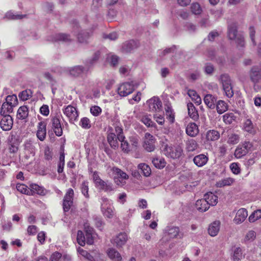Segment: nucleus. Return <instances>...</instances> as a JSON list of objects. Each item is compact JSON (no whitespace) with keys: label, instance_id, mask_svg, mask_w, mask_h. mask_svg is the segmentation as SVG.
Instances as JSON below:
<instances>
[{"label":"nucleus","instance_id":"nucleus-33","mask_svg":"<svg viewBox=\"0 0 261 261\" xmlns=\"http://www.w3.org/2000/svg\"><path fill=\"white\" fill-rule=\"evenodd\" d=\"M108 255L113 261H121L122 260L120 254L114 249H110L108 252Z\"/></svg>","mask_w":261,"mask_h":261},{"label":"nucleus","instance_id":"nucleus-48","mask_svg":"<svg viewBox=\"0 0 261 261\" xmlns=\"http://www.w3.org/2000/svg\"><path fill=\"white\" fill-rule=\"evenodd\" d=\"M260 218H261V210H257L250 215L248 220L250 222H254Z\"/></svg>","mask_w":261,"mask_h":261},{"label":"nucleus","instance_id":"nucleus-6","mask_svg":"<svg viewBox=\"0 0 261 261\" xmlns=\"http://www.w3.org/2000/svg\"><path fill=\"white\" fill-rule=\"evenodd\" d=\"M182 148L179 145L174 147L166 146L165 147L166 155L172 159H178L180 157L182 154Z\"/></svg>","mask_w":261,"mask_h":261},{"label":"nucleus","instance_id":"nucleus-64","mask_svg":"<svg viewBox=\"0 0 261 261\" xmlns=\"http://www.w3.org/2000/svg\"><path fill=\"white\" fill-rule=\"evenodd\" d=\"M73 204V202L70 201L63 200V208L64 212H68L70 209Z\"/></svg>","mask_w":261,"mask_h":261},{"label":"nucleus","instance_id":"nucleus-34","mask_svg":"<svg viewBox=\"0 0 261 261\" xmlns=\"http://www.w3.org/2000/svg\"><path fill=\"white\" fill-rule=\"evenodd\" d=\"M13 108L14 107L4 102L2 105L0 114L1 115H10L9 114L13 111Z\"/></svg>","mask_w":261,"mask_h":261},{"label":"nucleus","instance_id":"nucleus-56","mask_svg":"<svg viewBox=\"0 0 261 261\" xmlns=\"http://www.w3.org/2000/svg\"><path fill=\"white\" fill-rule=\"evenodd\" d=\"M81 192L82 194L86 197L89 198V195L88 194L89 188L88 182L87 181H84L82 182L81 187Z\"/></svg>","mask_w":261,"mask_h":261},{"label":"nucleus","instance_id":"nucleus-10","mask_svg":"<svg viewBox=\"0 0 261 261\" xmlns=\"http://www.w3.org/2000/svg\"><path fill=\"white\" fill-rule=\"evenodd\" d=\"M145 149L148 152H151L155 148V140L153 137L149 133L145 135V140L143 145Z\"/></svg>","mask_w":261,"mask_h":261},{"label":"nucleus","instance_id":"nucleus-35","mask_svg":"<svg viewBox=\"0 0 261 261\" xmlns=\"http://www.w3.org/2000/svg\"><path fill=\"white\" fill-rule=\"evenodd\" d=\"M223 88L225 95L231 98L233 96L234 93L232 90V86L229 83H223Z\"/></svg>","mask_w":261,"mask_h":261},{"label":"nucleus","instance_id":"nucleus-57","mask_svg":"<svg viewBox=\"0 0 261 261\" xmlns=\"http://www.w3.org/2000/svg\"><path fill=\"white\" fill-rule=\"evenodd\" d=\"M230 168L234 174H238L240 173V168L239 164L237 163H232L230 165Z\"/></svg>","mask_w":261,"mask_h":261},{"label":"nucleus","instance_id":"nucleus-59","mask_svg":"<svg viewBox=\"0 0 261 261\" xmlns=\"http://www.w3.org/2000/svg\"><path fill=\"white\" fill-rule=\"evenodd\" d=\"M249 30L250 38L251 40V41H252L253 45L255 46L256 44V42L255 41V29L253 27H250Z\"/></svg>","mask_w":261,"mask_h":261},{"label":"nucleus","instance_id":"nucleus-32","mask_svg":"<svg viewBox=\"0 0 261 261\" xmlns=\"http://www.w3.org/2000/svg\"><path fill=\"white\" fill-rule=\"evenodd\" d=\"M111 170L114 176H116V177L119 178H121L122 179H127L128 178V175L125 172L117 167H113Z\"/></svg>","mask_w":261,"mask_h":261},{"label":"nucleus","instance_id":"nucleus-61","mask_svg":"<svg viewBox=\"0 0 261 261\" xmlns=\"http://www.w3.org/2000/svg\"><path fill=\"white\" fill-rule=\"evenodd\" d=\"M44 159L47 161L51 160L53 159V152L49 147H46L44 149Z\"/></svg>","mask_w":261,"mask_h":261},{"label":"nucleus","instance_id":"nucleus-15","mask_svg":"<svg viewBox=\"0 0 261 261\" xmlns=\"http://www.w3.org/2000/svg\"><path fill=\"white\" fill-rule=\"evenodd\" d=\"M220 227V222L219 221H215L212 223L208 227V233L212 237L216 236L219 230Z\"/></svg>","mask_w":261,"mask_h":261},{"label":"nucleus","instance_id":"nucleus-29","mask_svg":"<svg viewBox=\"0 0 261 261\" xmlns=\"http://www.w3.org/2000/svg\"><path fill=\"white\" fill-rule=\"evenodd\" d=\"M215 107H216L217 111L219 114H223L228 110V105L222 100H219L217 102Z\"/></svg>","mask_w":261,"mask_h":261},{"label":"nucleus","instance_id":"nucleus-27","mask_svg":"<svg viewBox=\"0 0 261 261\" xmlns=\"http://www.w3.org/2000/svg\"><path fill=\"white\" fill-rule=\"evenodd\" d=\"M250 77L252 82H259L261 81V69L256 67L252 68L250 72Z\"/></svg>","mask_w":261,"mask_h":261},{"label":"nucleus","instance_id":"nucleus-22","mask_svg":"<svg viewBox=\"0 0 261 261\" xmlns=\"http://www.w3.org/2000/svg\"><path fill=\"white\" fill-rule=\"evenodd\" d=\"M199 132L198 127L195 123H190L186 128V133L191 137L196 136Z\"/></svg>","mask_w":261,"mask_h":261},{"label":"nucleus","instance_id":"nucleus-20","mask_svg":"<svg viewBox=\"0 0 261 261\" xmlns=\"http://www.w3.org/2000/svg\"><path fill=\"white\" fill-rule=\"evenodd\" d=\"M101 209L103 215L106 217L112 218L113 217L114 208L111 204H109L106 206L105 203H103L101 206Z\"/></svg>","mask_w":261,"mask_h":261},{"label":"nucleus","instance_id":"nucleus-63","mask_svg":"<svg viewBox=\"0 0 261 261\" xmlns=\"http://www.w3.org/2000/svg\"><path fill=\"white\" fill-rule=\"evenodd\" d=\"M129 141L132 144V147L135 149L137 148L139 144L138 138L136 136H132L129 137Z\"/></svg>","mask_w":261,"mask_h":261},{"label":"nucleus","instance_id":"nucleus-45","mask_svg":"<svg viewBox=\"0 0 261 261\" xmlns=\"http://www.w3.org/2000/svg\"><path fill=\"white\" fill-rule=\"evenodd\" d=\"M54 41H62L63 42H69L71 41L69 35L63 33L57 34L55 35Z\"/></svg>","mask_w":261,"mask_h":261},{"label":"nucleus","instance_id":"nucleus-30","mask_svg":"<svg viewBox=\"0 0 261 261\" xmlns=\"http://www.w3.org/2000/svg\"><path fill=\"white\" fill-rule=\"evenodd\" d=\"M206 138L207 141H214L219 139L220 133L216 130H209L206 133Z\"/></svg>","mask_w":261,"mask_h":261},{"label":"nucleus","instance_id":"nucleus-24","mask_svg":"<svg viewBox=\"0 0 261 261\" xmlns=\"http://www.w3.org/2000/svg\"><path fill=\"white\" fill-rule=\"evenodd\" d=\"M195 206L197 210L201 212H206L208 210V203L203 199H199L196 201Z\"/></svg>","mask_w":261,"mask_h":261},{"label":"nucleus","instance_id":"nucleus-58","mask_svg":"<svg viewBox=\"0 0 261 261\" xmlns=\"http://www.w3.org/2000/svg\"><path fill=\"white\" fill-rule=\"evenodd\" d=\"M141 121L148 127L153 125V122L148 116H143L141 118Z\"/></svg>","mask_w":261,"mask_h":261},{"label":"nucleus","instance_id":"nucleus-7","mask_svg":"<svg viewBox=\"0 0 261 261\" xmlns=\"http://www.w3.org/2000/svg\"><path fill=\"white\" fill-rule=\"evenodd\" d=\"M63 112L69 119L70 123H73L74 121L77 120L79 113L75 107L68 105L63 110Z\"/></svg>","mask_w":261,"mask_h":261},{"label":"nucleus","instance_id":"nucleus-31","mask_svg":"<svg viewBox=\"0 0 261 261\" xmlns=\"http://www.w3.org/2000/svg\"><path fill=\"white\" fill-rule=\"evenodd\" d=\"M243 257L242 250L240 247L234 248L231 253V259L233 261H241Z\"/></svg>","mask_w":261,"mask_h":261},{"label":"nucleus","instance_id":"nucleus-41","mask_svg":"<svg viewBox=\"0 0 261 261\" xmlns=\"http://www.w3.org/2000/svg\"><path fill=\"white\" fill-rule=\"evenodd\" d=\"M244 129L251 134L255 133V129L252 122L249 119H247L244 123L243 126Z\"/></svg>","mask_w":261,"mask_h":261},{"label":"nucleus","instance_id":"nucleus-17","mask_svg":"<svg viewBox=\"0 0 261 261\" xmlns=\"http://www.w3.org/2000/svg\"><path fill=\"white\" fill-rule=\"evenodd\" d=\"M217 99L216 97L212 94H206L204 96L203 100L204 103L208 108L214 109L216 107Z\"/></svg>","mask_w":261,"mask_h":261},{"label":"nucleus","instance_id":"nucleus-25","mask_svg":"<svg viewBox=\"0 0 261 261\" xmlns=\"http://www.w3.org/2000/svg\"><path fill=\"white\" fill-rule=\"evenodd\" d=\"M204 197V199L208 203L209 206L210 205L215 206L218 203V197L212 192L205 194Z\"/></svg>","mask_w":261,"mask_h":261},{"label":"nucleus","instance_id":"nucleus-50","mask_svg":"<svg viewBox=\"0 0 261 261\" xmlns=\"http://www.w3.org/2000/svg\"><path fill=\"white\" fill-rule=\"evenodd\" d=\"M77 242L79 245L84 246L85 245L86 238L83 232L81 230H79L77 233Z\"/></svg>","mask_w":261,"mask_h":261},{"label":"nucleus","instance_id":"nucleus-28","mask_svg":"<svg viewBox=\"0 0 261 261\" xmlns=\"http://www.w3.org/2000/svg\"><path fill=\"white\" fill-rule=\"evenodd\" d=\"M165 109L167 119H168L170 123H173L175 120V116L171 105H165Z\"/></svg>","mask_w":261,"mask_h":261},{"label":"nucleus","instance_id":"nucleus-26","mask_svg":"<svg viewBox=\"0 0 261 261\" xmlns=\"http://www.w3.org/2000/svg\"><path fill=\"white\" fill-rule=\"evenodd\" d=\"M188 114L190 118L194 120H196L199 118V115L197 110L192 102H189L187 104Z\"/></svg>","mask_w":261,"mask_h":261},{"label":"nucleus","instance_id":"nucleus-18","mask_svg":"<svg viewBox=\"0 0 261 261\" xmlns=\"http://www.w3.org/2000/svg\"><path fill=\"white\" fill-rule=\"evenodd\" d=\"M208 160V158L206 155L200 154L193 158V162L197 166L202 167L207 163Z\"/></svg>","mask_w":261,"mask_h":261},{"label":"nucleus","instance_id":"nucleus-40","mask_svg":"<svg viewBox=\"0 0 261 261\" xmlns=\"http://www.w3.org/2000/svg\"><path fill=\"white\" fill-rule=\"evenodd\" d=\"M5 102L14 108L18 105L17 96L15 94L7 96L5 98Z\"/></svg>","mask_w":261,"mask_h":261},{"label":"nucleus","instance_id":"nucleus-42","mask_svg":"<svg viewBox=\"0 0 261 261\" xmlns=\"http://www.w3.org/2000/svg\"><path fill=\"white\" fill-rule=\"evenodd\" d=\"M234 181V179L231 177H228L225 178L224 179H222L218 181L217 184L216 186L218 187H223L226 186H230L231 184H233V182Z\"/></svg>","mask_w":261,"mask_h":261},{"label":"nucleus","instance_id":"nucleus-9","mask_svg":"<svg viewBox=\"0 0 261 261\" xmlns=\"http://www.w3.org/2000/svg\"><path fill=\"white\" fill-rule=\"evenodd\" d=\"M134 90L130 83H122L118 88V93L121 96H126L132 93Z\"/></svg>","mask_w":261,"mask_h":261},{"label":"nucleus","instance_id":"nucleus-5","mask_svg":"<svg viewBox=\"0 0 261 261\" xmlns=\"http://www.w3.org/2000/svg\"><path fill=\"white\" fill-rule=\"evenodd\" d=\"M252 147V145L250 142H245L240 144L235 150V156L238 159L241 158L249 152Z\"/></svg>","mask_w":261,"mask_h":261},{"label":"nucleus","instance_id":"nucleus-4","mask_svg":"<svg viewBox=\"0 0 261 261\" xmlns=\"http://www.w3.org/2000/svg\"><path fill=\"white\" fill-rule=\"evenodd\" d=\"M115 131L116 133H117L118 140L121 142V148L122 150L125 153H128L130 150L129 145L128 142L125 140V137L123 135L122 129L119 126H117L115 127Z\"/></svg>","mask_w":261,"mask_h":261},{"label":"nucleus","instance_id":"nucleus-16","mask_svg":"<svg viewBox=\"0 0 261 261\" xmlns=\"http://www.w3.org/2000/svg\"><path fill=\"white\" fill-rule=\"evenodd\" d=\"M46 124L43 122H40L38 125L37 137L41 141H43L46 137Z\"/></svg>","mask_w":261,"mask_h":261},{"label":"nucleus","instance_id":"nucleus-47","mask_svg":"<svg viewBox=\"0 0 261 261\" xmlns=\"http://www.w3.org/2000/svg\"><path fill=\"white\" fill-rule=\"evenodd\" d=\"M236 116L232 113H226L223 116V119L224 122L227 124H231L236 119Z\"/></svg>","mask_w":261,"mask_h":261},{"label":"nucleus","instance_id":"nucleus-8","mask_svg":"<svg viewBox=\"0 0 261 261\" xmlns=\"http://www.w3.org/2000/svg\"><path fill=\"white\" fill-rule=\"evenodd\" d=\"M148 111L150 112H156L160 110L162 107V102L158 97L154 96L148 100L146 102Z\"/></svg>","mask_w":261,"mask_h":261},{"label":"nucleus","instance_id":"nucleus-23","mask_svg":"<svg viewBox=\"0 0 261 261\" xmlns=\"http://www.w3.org/2000/svg\"><path fill=\"white\" fill-rule=\"evenodd\" d=\"M138 43L136 41L132 40L126 42L123 44L122 50L125 53H130L131 51L138 47Z\"/></svg>","mask_w":261,"mask_h":261},{"label":"nucleus","instance_id":"nucleus-3","mask_svg":"<svg viewBox=\"0 0 261 261\" xmlns=\"http://www.w3.org/2000/svg\"><path fill=\"white\" fill-rule=\"evenodd\" d=\"M50 125L56 136L60 137L62 135L63 130L60 122V116L59 115H56L51 117Z\"/></svg>","mask_w":261,"mask_h":261},{"label":"nucleus","instance_id":"nucleus-38","mask_svg":"<svg viewBox=\"0 0 261 261\" xmlns=\"http://www.w3.org/2000/svg\"><path fill=\"white\" fill-rule=\"evenodd\" d=\"M153 165L157 168L162 169L166 166V162L162 158H154L152 160Z\"/></svg>","mask_w":261,"mask_h":261},{"label":"nucleus","instance_id":"nucleus-53","mask_svg":"<svg viewBox=\"0 0 261 261\" xmlns=\"http://www.w3.org/2000/svg\"><path fill=\"white\" fill-rule=\"evenodd\" d=\"M16 189L17 191L20 192V193L22 194H30V191L29 189H28V187L27 186H25L24 184H18L16 185Z\"/></svg>","mask_w":261,"mask_h":261},{"label":"nucleus","instance_id":"nucleus-2","mask_svg":"<svg viewBox=\"0 0 261 261\" xmlns=\"http://www.w3.org/2000/svg\"><path fill=\"white\" fill-rule=\"evenodd\" d=\"M72 32L77 38L79 42L84 43L86 42L89 37L92 34L93 31L90 30L89 32H80V27L76 21L74 20L72 22Z\"/></svg>","mask_w":261,"mask_h":261},{"label":"nucleus","instance_id":"nucleus-21","mask_svg":"<svg viewBox=\"0 0 261 261\" xmlns=\"http://www.w3.org/2000/svg\"><path fill=\"white\" fill-rule=\"evenodd\" d=\"M29 115V108L27 106H22L19 108L17 112V118L20 120L26 119Z\"/></svg>","mask_w":261,"mask_h":261},{"label":"nucleus","instance_id":"nucleus-43","mask_svg":"<svg viewBox=\"0 0 261 261\" xmlns=\"http://www.w3.org/2000/svg\"><path fill=\"white\" fill-rule=\"evenodd\" d=\"M138 168L139 169L141 170L142 173L145 176H148L151 173V169L149 166L145 164L141 163L138 165Z\"/></svg>","mask_w":261,"mask_h":261},{"label":"nucleus","instance_id":"nucleus-19","mask_svg":"<svg viewBox=\"0 0 261 261\" xmlns=\"http://www.w3.org/2000/svg\"><path fill=\"white\" fill-rule=\"evenodd\" d=\"M107 140L110 146L113 149H117L119 147V143L117 140V135L116 136L115 133L110 132L107 136Z\"/></svg>","mask_w":261,"mask_h":261},{"label":"nucleus","instance_id":"nucleus-62","mask_svg":"<svg viewBox=\"0 0 261 261\" xmlns=\"http://www.w3.org/2000/svg\"><path fill=\"white\" fill-rule=\"evenodd\" d=\"M94 221L96 226L101 230L104 224L102 219L100 217H95L94 218Z\"/></svg>","mask_w":261,"mask_h":261},{"label":"nucleus","instance_id":"nucleus-13","mask_svg":"<svg viewBox=\"0 0 261 261\" xmlns=\"http://www.w3.org/2000/svg\"><path fill=\"white\" fill-rule=\"evenodd\" d=\"M165 235L170 239L177 238L179 237L181 238L182 236L180 233L179 228L175 226H167L165 229Z\"/></svg>","mask_w":261,"mask_h":261},{"label":"nucleus","instance_id":"nucleus-49","mask_svg":"<svg viewBox=\"0 0 261 261\" xmlns=\"http://www.w3.org/2000/svg\"><path fill=\"white\" fill-rule=\"evenodd\" d=\"M240 140L239 135L235 134H231L228 135L227 143L230 144H236Z\"/></svg>","mask_w":261,"mask_h":261},{"label":"nucleus","instance_id":"nucleus-60","mask_svg":"<svg viewBox=\"0 0 261 261\" xmlns=\"http://www.w3.org/2000/svg\"><path fill=\"white\" fill-rule=\"evenodd\" d=\"M90 112L93 115L97 116L101 112V109L99 107L95 106L91 108Z\"/></svg>","mask_w":261,"mask_h":261},{"label":"nucleus","instance_id":"nucleus-55","mask_svg":"<svg viewBox=\"0 0 261 261\" xmlns=\"http://www.w3.org/2000/svg\"><path fill=\"white\" fill-rule=\"evenodd\" d=\"M74 196V191L71 188H69L67 190L64 197L63 200L70 201L73 202V198Z\"/></svg>","mask_w":261,"mask_h":261},{"label":"nucleus","instance_id":"nucleus-11","mask_svg":"<svg viewBox=\"0 0 261 261\" xmlns=\"http://www.w3.org/2000/svg\"><path fill=\"white\" fill-rule=\"evenodd\" d=\"M3 118L1 119L0 126L1 128L4 131L10 130L13 124V120L10 115H2Z\"/></svg>","mask_w":261,"mask_h":261},{"label":"nucleus","instance_id":"nucleus-37","mask_svg":"<svg viewBox=\"0 0 261 261\" xmlns=\"http://www.w3.org/2000/svg\"><path fill=\"white\" fill-rule=\"evenodd\" d=\"M198 147L197 142L194 139L188 140L186 142V149L188 151H194Z\"/></svg>","mask_w":261,"mask_h":261},{"label":"nucleus","instance_id":"nucleus-12","mask_svg":"<svg viewBox=\"0 0 261 261\" xmlns=\"http://www.w3.org/2000/svg\"><path fill=\"white\" fill-rule=\"evenodd\" d=\"M127 240V236L124 232H121L113 238L111 242L117 247H121Z\"/></svg>","mask_w":261,"mask_h":261},{"label":"nucleus","instance_id":"nucleus-44","mask_svg":"<svg viewBox=\"0 0 261 261\" xmlns=\"http://www.w3.org/2000/svg\"><path fill=\"white\" fill-rule=\"evenodd\" d=\"M84 69L81 66H76L72 68L70 71V75L73 76H78L84 73Z\"/></svg>","mask_w":261,"mask_h":261},{"label":"nucleus","instance_id":"nucleus-46","mask_svg":"<svg viewBox=\"0 0 261 261\" xmlns=\"http://www.w3.org/2000/svg\"><path fill=\"white\" fill-rule=\"evenodd\" d=\"M32 96V92L31 90H25L20 92L18 94L19 98L23 100H27L31 97Z\"/></svg>","mask_w":261,"mask_h":261},{"label":"nucleus","instance_id":"nucleus-39","mask_svg":"<svg viewBox=\"0 0 261 261\" xmlns=\"http://www.w3.org/2000/svg\"><path fill=\"white\" fill-rule=\"evenodd\" d=\"M187 94L197 105H199L201 103V98L195 90H189Z\"/></svg>","mask_w":261,"mask_h":261},{"label":"nucleus","instance_id":"nucleus-54","mask_svg":"<svg viewBox=\"0 0 261 261\" xmlns=\"http://www.w3.org/2000/svg\"><path fill=\"white\" fill-rule=\"evenodd\" d=\"M80 125L84 129H89L91 127L90 121L88 118L84 117L81 119Z\"/></svg>","mask_w":261,"mask_h":261},{"label":"nucleus","instance_id":"nucleus-36","mask_svg":"<svg viewBox=\"0 0 261 261\" xmlns=\"http://www.w3.org/2000/svg\"><path fill=\"white\" fill-rule=\"evenodd\" d=\"M24 150L28 153L34 156L35 154V147L33 142L31 140L27 141L24 145Z\"/></svg>","mask_w":261,"mask_h":261},{"label":"nucleus","instance_id":"nucleus-52","mask_svg":"<svg viewBox=\"0 0 261 261\" xmlns=\"http://www.w3.org/2000/svg\"><path fill=\"white\" fill-rule=\"evenodd\" d=\"M191 10L192 12L195 14L198 15L201 14L202 12V9L200 5L197 3H193L191 6Z\"/></svg>","mask_w":261,"mask_h":261},{"label":"nucleus","instance_id":"nucleus-51","mask_svg":"<svg viewBox=\"0 0 261 261\" xmlns=\"http://www.w3.org/2000/svg\"><path fill=\"white\" fill-rule=\"evenodd\" d=\"M31 191L34 193H36L39 195L44 194V190L43 189L40 187L39 185L34 184H32L30 186Z\"/></svg>","mask_w":261,"mask_h":261},{"label":"nucleus","instance_id":"nucleus-1","mask_svg":"<svg viewBox=\"0 0 261 261\" xmlns=\"http://www.w3.org/2000/svg\"><path fill=\"white\" fill-rule=\"evenodd\" d=\"M238 30L236 23L229 24L228 27L227 36L230 40L236 39L238 47H244L245 43L244 38L242 35H237Z\"/></svg>","mask_w":261,"mask_h":261},{"label":"nucleus","instance_id":"nucleus-14","mask_svg":"<svg viewBox=\"0 0 261 261\" xmlns=\"http://www.w3.org/2000/svg\"><path fill=\"white\" fill-rule=\"evenodd\" d=\"M248 216V213L245 208H240L237 212L234 218V222L237 224H240L245 221Z\"/></svg>","mask_w":261,"mask_h":261}]
</instances>
